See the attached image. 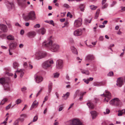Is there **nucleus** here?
Segmentation results:
<instances>
[{
	"instance_id": "obj_1",
	"label": "nucleus",
	"mask_w": 125,
	"mask_h": 125,
	"mask_svg": "<svg viewBox=\"0 0 125 125\" xmlns=\"http://www.w3.org/2000/svg\"><path fill=\"white\" fill-rule=\"evenodd\" d=\"M42 45L43 46L48 48L53 52H56L58 51L60 49V46L58 44L56 43L52 44V42L51 40H49L46 42H44L43 43Z\"/></svg>"
},
{
	"instance_id": "obj_2",
	"label": "nucleus",
	"mask_w": 125,
	"mask_h": 125,
	"mask_svg": "<svg viewBox=\"0 0 125 125\" xmlns=\"http://www.w3.org/2000/svg\"><path fill=\"white\" fill-rule=\"evenodd\" d=\"M36 18L35 12L33 11H30L28 15L25 16L24 17V20L25 21H28L29 20H34Z\"/></svg>"
},
{
	"instance_id": "obj_3",
	"label": "nucleus",
	"mask_w": 125,
	"mask_h": 125,
	"mask_svg": "<svg viewBox=\"0 0 125 125\" xmlns=\"http://www.w3.org/2000/svg\"><path fill=\"white\" fill-rule=\"evenodd\" d=\"M47 55V53L46 52L39 51L37 52L35 54V59L38 60L44 58Z\"/></svg>"
},
{
	"instance_id": "obj_4",
	"label": "nucleus",
	"mask_w": 125,
	"mask_h": 125,
	"mask_svg": "<svg viewBox=\"0 0 125 125\" xmlns=\"http://www.w3.org/2000/svg\"><path fill=\"white\" fill-rule=\"evenodd\" d=\"M54 62L52 60H48L44 62L42 65L43 68L46 69L51 66V65Z\"/></svg>"
},
{
	"instance_id": "obj_5",
	"label": "nucleus",
	"mask_w": 125,
	"mask_h": 125,
	"mask_svg": "<svg viewBox=\"0 0 125 125\" xmlns=\"http://www.w3.org/2000/svg\"><path fill=\"white\" fill-rule=\"evenodd\" d=\"M105 94H103L101 95V96H104L105 97L104 100V102L105 103L107 102L111 98V94L108 91L106 90L105 91Z\"/></svg>"
},
{
	"instance_id": "obj_6",
	"label": "nucleus",
	"mask_w": 125,
	"mask_h": 125,
	"mask_svg": "<svg viewBox=\"0 0 125 125\" xmlns=\"http://www.w3.org/2000/svg\"><path fill=\"white\" fill-rule=\"evenodd\" d=\"M110 104L113 105L118 106L120 103V101L117 98H115L110 102Z\"/></svg>"
},
{
	"instance_id": "obj_7",
	"label": "nucleus",
	"mask_w": 125,
	"mask_h": 125,
	"mask_svg": "<svg viewBox=\"0 0 125 125\" xmlns=\"http://www.w3.org/2000/svg\"><path fill=\"white\" fill-rule=\"evenodd\" d=\"M27 0H17L18 5L21 7L25 8L26 7Z\"/></svg>"
},
{
	"instance_id": "obj_8",
	"label": "nucleus",
	"mask_w": 125,
	"mask_h": 125,
	"mask_svg": "<svg viewBox=\"0 0 125 125\" xmlns=\"http://www.w3.org/2000/svg\"><path fill=\"white\" fill-rule=\"evenodd\" d=\"M82 19L81 18H79L75 21L74 26L75 27H80L82 24Z\"/></svg>"
},
{
	"instance_id": "obj_9",
	"label": "nucleus",
	"mask_w": 125,
	"mask_h": 125,
	"mask_svg": "<svg viewBox=\"0 0 125 125\" xmlns=\"http://www.w3.org/2000/svg\"><path fill=\"white\" fill-rule=\"evenodd\" d=\"M56 68L58 69H61L63 66V61L61 60H57L56 62Z\"/></svg>"
},
{
	"instance_id": "obj_10",
	"label": "nucleus",
	"mask_w": 125,
	"mask_h": 125,
	"mask_svg": "<svg viewBox=\"0 0 125 125\" xmlns=\"http://www.w3.org/2000/svg\"><path fill=\"white\" fill-rule=\"evenodd\" d=\"M94 57L93 55L91 54H88L86 57L85 60L86 61L91 62L94 60Z\"/></svg>"
},
{
	"instance_id": "obj_11",
	"label": "nucleus",
	"mask_w": 125,
	"mask_h": 125,
	"mask_svg": "<svg viewBox=\"0 0 125 125\" xmlns=\"http://www.w3.org/2000/svg\"><path fill=\"white\" fill-rule=\"evenodd\" d=\"M123 79L122 77H119L117 79L116 83V85H117L119 87H121L123 84Z\"/></svg>"
},
{
	"instance_id": "obj_12",
	"label": "nucleus",
	"mask_w": 125,
	"mask_h": 125,
	"mask_svg": "<svg viewBox=\"0 0 125 125\" xmlns=\"http://www.w3.org/2000/svg\"><path fill=\"white\" fill-rule=\"evenodd\" d=\"M82 30L81 29H78L75 31L73 33L74 35L75 36H80L82 35Z\"/></svg>"
},
{
	"instance_id": "obj_13",
	"label": "nucleus",
	"mask_w": 125,
	"mask_h": 125,
	"mask_svg": "<svg viewBox=\"0 0 125 125\" xmlns=\"http://www.w3.org/2000/svg\"><path fill=\"white\" fill-rule=\"evenodd\" d=\"M34 77L36 82L37 83H39L42 82L43 80V78L42 77L38 75L37 74L35 75Z\"/></svg>"
},
{
	"instance_id": "obj_14",
	"label": "nucleus",
	"mask_w": 125,
	"mask_h": 125,
	"mask_svg": "<svg viewBox=\"0 0 125 125\" xmlns=\"http://www.w3.org/2000/svg\"><path fill=\"white\" fill-rule=\"evenodd\" d=\"M0 29L4 32H7L8 30L7 26L3 24H0Z\"/></svg>"
},
{
	"instance_id": "obj_15",
	"label": "nucleus",
	"mask_w": 125,
	"mask_h": 125,
	"mask_svg": "<svg viewBox=\"0 0 125 125\" xmlns=\"http://www.w3.org/2000/svg\"><path fill=\"white\" fill-rule=\"evenodd\" d=\"M38 102H37L36 100H35L33 103L32 105H31L30 107V109L31 110L34 108L37 107L38 106Z\"/></svg>"
},
{
	"instance_id": "obj_16",
	"label": "nucleus",
	"mask_w": 125,
	"mask_h": 125,
	"mask_svg": "<svg viewBox=\"0 0 125 125\" xmlns=\"http://www.w3.org/2000/svg\"><path fill=\"white\" fill-rule=\"evenodd\" d=\"M105 83L102 82H94L93 83V85L95 86L99 87L103 85Z\"/></svg>"
},
{
	"instance_id": "obj_17",
	"label": "nucleus",
	"mask_w": 125,
	"mask_h": 125,
	"mask_svg": "<svg viewBox=\"0 0 125 125\" xmlns=\"http://www.w3.org/2000/svg\"><path fill=\"white\" fill-rule=\"evenodd\" d=\"M107 0H102L101 2V4L103 5L102 8L103 9L106 8L108 6L107 3H105Z\"/></svg>"
},
{
	"instance_id": "obj_18",
	"label": "nucleus",
	"mask_w": 125,
	"mask_h": 125,
	"mask_svg": "<svg viewBox=\"0 0 125 125\" xmlns=\"http://www.w3.org/2000/svg\"><path fill=\"white\" fill-rule=\"evenodd\" d=\"M27 34L29 37L32 38L34 37L36 35V33L34 31H31L29 32Z\"/></svg>"
},
{
	"instance_id": "obj_19",
	"label": "nucleus",
	"mask_w": 125,
	"mask_h": 125,
	"mask_svg": "<svg viewBox=\"0 0 125 125\" xmlns=\"http://www.w3.org/2000/svg\"><path fill=\"white\" fill-rule=\"evenodd\" d=\"M8 4L7 5V6L8 9L10 10L12 9L13 7H14V4L12 2H9L7 1Z\"/></svg>"
},
{
	"instance_id": "obj_20",
	"label": "nucleus",
	"mask_w": 125,
	"mask_h": 125,
	"mask_svg": "<svg viewBox=\"0 0 125 125\" xmlns=\"http://www.w3.org/2000/svg\"><path fill=\"white\" fill-rule=\"evenodd\" d=\"M10 49L13 50L15 49L16 46V43H12L9 45Z\"/></svg>"
},
{
	"instance_id": "obj_21",
	"label": "nucleus",
	"mask_w": 125,
	"mask_h": 125,
	"mask_svg": "<svg viewBox=\"0 0 125 125\" xmlns=\"http://www.w3.org/2000/svg\"><path fill=\"white\" fill-rule=\"evenodd\" d=\"M38 31L39 33L44 35L46 31L45 28H42L39 29Z\"/></svg>"
},
{
	"instance_id": "obj_22",
	"label": "nucleus",
	"mask_w": 125,
	"mask_h": 125,
	"mask_svg": "<svg viewBox=\"0 0 125 125\" xmlns=\"http://www.w3.org/2000/svg\"><path fill=\"white\" fill-rule=\"evenodd\" d=\"M71 50L72 52L74 53L77 54L78 52L76 48L74 46H71Z\"/></svg>"
},
{
	"instance_id": "obj_23",
	"label": "nucleus",
	"mask_w": 125,
	"mask_h": 125,
	"mask_svg": "<svg viewBox=\"0 0 125 125\" xmlns=\"http://www.w3.org/2000/svg\"><path fill=\"white\" fill-rule=\"evenodd\" d=\"M27 117L26 115L25 114H23L20 115V118H19V120L21 121H23L24 118Z\"/></svg>"
},
{
	"instance_id": "obj_24",
	"label": "nucleus",
	"mask_w": 125,
	"mask_h": 125,
	"mask_svg": "<svg viewBox=\"0 0 125 125\" xmlns=\"http://www.w3.org/2000/svg\"><path fill=\"white\" fill-rule=\"evenodd\" d=\"M118 114V116H121L122 115V114H125V109H123L122 110H119Z\"/></svg>"
},
{
	"instance_id": "obj_25",
	"label": "nucleus",
	"mask_w": 125,
	"mask_h": 125,
	"mask_svg": "<svg viewBox=\"0 0 125 125\" xmlns=\"http://www.w3.org/2000/svg\"><path fill=\"white\" fill-rule=\"evenodd\" d=\"M87 104L90 109H93L94 108V105L92 103L90 102L87 103Z\"/></svg>"
},
{
	"instance_id": "obj_26",
	"label": "nucleus",
	"mask_w": 125,
	"mask_h": 125,
	"mask_svg": "<svg viewBox=\"0 0 125 125\" xmlns=\"http://www.w3.org/2000/svg\"><path fill=\"white\" fill-rule=\"evenodd\" d=\"M90 113L91 114L93 119L95 118L97 115L96 112L95 111H91Z\"/></svg>"
},
{
	"instance_id": "obj_27",
	"label": "nucleus",
	"mask_w": 125,
	"mask_h": 125,
	"mask_svg": "<svg viewBox=\"0 0 125 125\" xmlns=\"http://www.w3.org/2000/svg\"><path fill=\"white\" fill-rule=\"evenodd\" d=\"M19 66L18 63L16 61L13 62V67L14 68H17Z\"/></svg>"
},
{
	"instance_id": "obj_28",
	"label": "nucleus",
	"mask_w": 125,
	"mask_h": 125,
	"mask_svg": "<svg viewBox=\"0 0 125 125\" xmlns=\"http://www.w3.org/2000/svg\"><path fill=\"white\" fill-rule=\"evenodd\" d=\"M52 86V83L50 82L48 85V92L49 93H50L51 91Z\"/></svg>"
},
{
	"instance_id": "obj_29",
	"label": "nucleus",
	"mask_w": 125,
	"mask_h": 125,
	"mask_svg": "<svg viewBox=\"0 0 125 125\" xmlns=\"http://www.w3.org/2000/svg\"><path fill=\"white\" fill-rule=\"evenodd\" d=\"M16 72H18L19 73V74L20 75V77H22L24 73L22 72V70L21 69H20V70H17Z\"/></svg>"
},
{
	"instance_id": "obj_30",
	"label": "nucleus",
	"mask_w": 125,
	"mask_h": 125,
	"mask_svg": "<svg viewBox=\"0 0 125 125\" xmlns=\"http://www.w3.org/2000/svg\"><path fill=\"white\" fill-rule=\"evenodd\" d=\"M4 86L5 90L6 91H9L10 90V87L8 84H5Z\"/></svg>"
},
{
	"instance_id": "obj_31",
	"label": "nucleus",
	"mask_w": 125,
	"mask_h": 125,
	"mask_svg": "<svg viewBox=\"0 0 125 125\" xmlns=\"http://www.w3.org/2000/svg\"><path fill=\"white\" fill-rule=\"evenodd\" d=\"M7 38L8 40H13L14 38V37L11 35H10L7 36Z\"/></svg>"
},
{
	"instance_id": "obj_32",
	"label": "nucleus",
	"mask_w": 125,
	"mask_h": 125,
	"mask_svg": "<svg viewBox=\"0 0 125 125\" xmlns=\"http://www.w3.org/2000/svg\"><path fill=\"white\" fill-rule=\"evenodd\" d=\"M81 71L82 73L85 74L86 75H88L90 73L89 72L88 70H83L81 69Z\"/></svg>"
},
{
	"instance_id": "obj_33",
	"label": "nucleus",
	"mask_w": 125,
	"mask_h": 125,
	"mask_svg": "<svg viewBox=\"0 0 125 125\" xmlns=\"http://www.w3.org/2000/svg\"><path fill=\"white\" fill-rule=\"evenodd\" d=\"M85 6L83 4H81L79 5V8L81 11H83L84 10Z\"/></svg>"
},
{
	"instance_id": "obj_34",
	"label": "nucleus",
	"mask_w": 125,
	"mask_h": 125,
	"mask_svg": "<svg viewBox=\"0 0 125 125\" xmlns=\"http://www.w3.org/2000/svg\"><path fill=\"white\" fill-rule=\"evenodd\" d=\"M5 79L4 78H2L0 79V83L3 84H5Z\"/></svg>"
},
{
	"instance_id": "obj_35",
	"label": "nucleus",
	"mask_w": 125,
	"mask_h": 125,
	"mask_svg": "<svg viewBox=\"0 0 125 125\" xmlns=\"http://www.w3.org/2000/svg\"><path fill=\"white\" fill-rule=\"evenodd\" d=\"M70 94V93L68 92H67L65 94H63V95L62 96L63 97H65V96H66V97L64 98V99L65 100H66L69 96Z\"/></svg>"
},
{
	"instance_id": "obj_36",
	"label": "nucleus",
	"mask_w": 125,
	"mask_h": 125,
	"mask_svg": "<svg viewBox=\"0 0 125 125\" xmlns=\"http://www.w3.org/2000/svg\"><path fill=\"white\" fill-rule=\"evenodd\" d=\"M8 100V99L6 98H4L2 100L0 103V104L3 105Z\"/></svg>"
},
{
	"instance_id": "obj_37",
	"label": "nucleus",
	"mask_w": 125,
	"mask_h": 125,
	"mask_svg": "<svg viewBox=\"0 0 125 125\" xmlns=\"http://www.w3.org/2000/svg\"><path fill=\"white\" fill-rule=\"evenodd\" d=\"M79 91L80 90H77L76 91L73 96L74 99H75L76 98L78 94L79 93Z\"/></svg>"
},
{
	"instance_id": "obj_38",
	"label": "nucleus",
	"mask_w": 125,
	"mask_h": 125,
	"mask_svg": "<svg viewBox=\"0 0 125 125\" xmlns=\"http://www.w3.org/2000/svg\"><path fill=\"white\" fill-rule=\"evenodd\" d=\"M91 19L90 20H89L86 19H85L84 20V23L86 24L88 23H90L91 22Z\"/></svg>"
},
{
	"instance_id": "obj_39",
	"label": "nucleus",
	"mask_w": 125,
	"mask_h": 125,
	"mask_svg": "<svg viewBox=\"0 0 125 125\" xmlns=\"http://www.w3.org/2000/svg\"><path fill=\"white\" fill-rule=\"evenodd\" d=\"M90 8L91 10H94L96 9L97 7L95 6L92 5L90 6Z\"/></svg>"
},
{
	"instance_id": "obj_40",
	"label": "nucleus",
	"mask_w": 125,
	"mask_h": 125,
	"mask_svg": "<svg viewBox=\"0 0 125 125\" xmlns=\"http://www.w3.org/2000/svg\"><path fill=\"white\" fill-rule=\"evenodd\" d=\"M21 100L20 99H17L15 101V103L18 104L21 103Z\"/></svg>"
},
{
	"instance_id": "obj_41",
	"label": "nucleus",
	"mask_w": 125,
	"mask_h": 125,
	"mask_svg": "<svg viewBox=\"0 0 125 125\" xmlns=\"http://www.w3.org/2000/svg\"><path fill=\"white\" fill-rule=\"evenodd\" d=\"M38 116L37 115H36L35 116L33 119V122H35L38 119Z\"/></svg>"
},
{
	"instance_id": "obj_42",
	"label": "nucleus",
	"mask_w": 125,
	"mask_h": 125,
	"mask_svg": "<svg viewBox=\"0 0 125 125\" xmlns=\"http://www.w3.org/2000/svg\"><path fill=\"white\" fill-rule=\"evenodd\" d=\"M53 74L55 78H58L59 75V74L58 73H54Z\"/></svg>"
},
{
	"instance_id": "obj_43",
	"label": "nucleus",
	"mask_w": 125,
	"mask_h": 125,
	"mask_svg": "<svg viewBox=\"0 0 125 125\" xmlns=\"http://www.w3.org/2000/svg\"><path fill=\"white\" fill-rule=\"evenodd\" d=\"M117 3L116 1H113V2L112 4L110 5V7H113Z\"/></svg>"
},
{
	"instance_id": "obj_44",
	"label": "nucleus",
	"mask_w": 125,
	"mask_h": 125,
	"mask_svg": "<svg viewBox=\"0 0 125 125\" xmlns=\"http://www.w3.org/2000/svg\"><path fill=\"white\" fill-rule=\"evenodd\" d=\"M113 72H110L108 73L107 75L108 76H112L113 75Z\"/></svg>"
},
{
	"instance_id": "obj_45",
	"label": "nucleus",
	"mask_w": 125,
	"mask_h": 125,
	"mask_svg": "<svg viewBox=\"0 0 125 125\" xmlns=\"http://www.w3.org/2000/svg\"><path fill=\"white\" fill-rule=\"evenodd\" d=\"M19 121L18 120H16L13 123V125H19Z\"/></svg>"
},
{
	"instance_id": "obj_46",
	"label": "nucleus",
	"mask_w": 125,
	"mask_h": 125,
	"mask_svg": "<svg viewBox=\"0 0 125 125\" xmlns=\"http://www.w3.org/2000/svg\"><path fill=\"white\" fill-rule=\"evenodd\" d=\"M110 112V110L108 109H106V112H104V114L105 115L106 114H108Z\"/></svg>"
},
{
	"instance_id": "obj_47",
	"label": "nucleus",
	"mask_w": 125,
	"mask_h": 125,
	"mask_svg": "<svg viewBox=\"0 0 125 125\" xmlns=\"http://www.w3.org/2000/svg\"><path fill=\"white\" fill-rule=\"evenodd\" d=\"M11 106V104H10L9 105L7 106L6 107V110H7L9 109L10 107Z\"/></svg>"
},
{
	"instance_id": "obj_48",
	"label": "nucleus",
	"mask_w": 125,
	"mask_h": 125,
	"mask_svg": "<svg viewBox=\"0 0 125 125\" xmlns=\"http://www.w3.org/2000/svg\"><path fill=\"white\" fill-rule=\"evenodd\" d=\"M21 90L23 92H24L27 89V88L25 87H23L21 88Z\"/></svg>"
},
{
	"instance_id": "obj_49",
	"label": "nucleus",
	"mask_w": 125,
	"mask_h": 125,
	"mask_svg": "<svg viewBox=\"0 0 125 125\" xmlns=\"http://www.w3.org/2000/svg\"><path fill=\"white\" fill-rule=\"evenodd\" d=\"M67 17L69 16V17L71 18H72L73 17L72 15L71 14V13L69 12H68L67 14Z\"/></svg>"
},
{
	"instance_id": "obj_50",
	"label": "nucleus",
	"mask_w": 125,
	"mask_h": 125,
	"mask_svg": "<svg viewBox=\"0 0 125 125\" xmlns=\"http://www.w3.org/2000/svg\"><path fill=\"white\" fill-rule=\"evenodd\" d=\"M64 7L67 8H70V6L66 4H64Z\"/></svg>"
},
{
	"instance_id": "obj_51",
	"label": "nucleus",
	"mask_w": 125,
	"mask_h": 125,
	"mask_svg": "<svg viewBox=\"0 0 125 125\" xmlns=\"http://www.w3.org/2000/svg\"><path fill=\"white\" fill-rule=\"evenodd\" d=\"M83 80L84 81V82L86 83V84H88L89 83V81L88 80V79H83Z\"/></svg>"
},
{
	"instance_id": "obj_52",
	"label": "nucleus",
	"mask_w": 125,
	"mask_h": 125,
	"mask_svg": "<svg viewBox=\"0 0 125 125\" xmlns=\"http://www.w3.org/2000/svg\"><path fill=\"white\" fill-rule=\"evenodd\" d=\"M6 73L7 75L9 76H12L13 75V74L12 73Z\"/></svg>"
},
{
	"instance_id": "obj_53",
	"label": "nucleus",
	"mask_w": 125,
	"mask_h": 125,
	"mask_svg": "<svg viewBox=\"0 0 125 125\" xmlns=\"http://www.w3.org/2000/svg\"><path fill=\"white\" fill-rule=\"evenodd\" d=\"M40 27V25L39 24H37L34 26V27L35 28H39Z\"/></svg>"
},
{
	"instance_id": "obj_54",
	"label": "nucleus",
	"mask_w": 125,
	"mask_h": 125,
	"mask_svg": "<svg viewBox=\"0 0 125 125\" xmlns=\"http://www.w3.org/2000/svg\"><path fill=\"white\" fill-rule=\"evenodd\" d=\"M24 33V31L23 30H22L21 31L20 34L21 35H23Z\"/></svg>"
},
{
	"instance_id": "obj_55",
	"label": "nucleus",
	"mask_w": 125,
	"mask_h": 125,
	"mask_svg": "<svg viewBox=\"0 0 125 125\" xmlns=\"http://www.w3.org/2000/svg\"><path fill=\"white\" fill-rule=\"evenodd\" d=\"M50 24H51L53 25L54 26V23L53 21L52 20H51L49 22V23Z\"/></svg>"
},
{
	"instance_id": "obj_56",
	"label": "nucleus",
	"mask_w": 125,
	"mask_h": 125,
	"mask_svg": "<svg viewBox=\"0 0 125 125\" xmlns=\"http://www.w3.org/2000/svg\"><path fill=\"white\" fill-rule=\"evenodd\" d=\"M69 41L71 43H73V39L72 38H70L69 39Z\"/></svg>"
},
{
	"instance_id": "obj_57",
	"label": "nucleus",
	"mask_w": 125,
	"mask_h": 125,
	"mask_svg": "<svg viewBox=\"0 0 125 125\" xmlns=\"http://www.w3.org/2000/svg\"><path fill=\"white\" fill-rule=\"evenodd\" d=\"M24 46V45L22 44H21L19 45V47L20 48H22Z\"/></svg>"
},
{
	"instance_id": "obj_58",
	"label": "nucleus",
	"mask_w": 125,
	"mask_h": 125,
	"mask_svg": "<svg viewBox=\"0 0 125 125\" xmlns=\"http://www.w3.org/2000/svg\"><path fill=\"white\" fill-rule=\"evenodd\" d=\"M89 81H92L93 79V78L92 77H90L88 79Z\"/></svg>"
},
{
	"instance_id": "obj_59",
	"label": "nucleus",
	"mask_w": 125,
	"mask_h": 125,
	"mask_svg": "<svg viewBox=\"0 0 125 125\" xmlns=\"http://www.w3.org/2000/svg\"><path fill=\"white\" fill-rule=\"evenodd\" d=\"M25 68H26L27 67V63L26 62H25L23 64Z\"/></svg>"
},
{
	"instance_id": "obj_60",
	"label": "nucleus",
	"mask_w": 125,
	"mask_h": 125,
	"mask_svg": "<svg viewBox=\"0 0 125 125\" xmlns=\"http://www.w3.org/2000/svg\"><path fill=\"white\" fill-rule=\"evenodd\" d=\"M99 14H98L97 13H96L94 17L95 18V19H97L98 17Z\"/></svg>"
},
{
	"instance_id": "obj_61",
	"label": "nucleus",
	"mask_w": 125,
	"mask_h": 125,
	"mask_svg": "<svg viewBox=\"0 0 125 125\" xmlns=\"http://www.w3.org/2000/svg\"><path fill=\"white\" fill-rule=\"evenodd\" d=\"M65 20V18H62L60 20V21L61 22H62L64 21Z\"/></svg>"
},
{
	"instance_id": "obj_62",
	"label": "nucleus",
	"mask_w": 125,
	"mask_h": 125,
	"mask_svg": "<svg viewBox=\"0 0 125 125\" xmlns=\"http://www.w3.org/2000/svg\"><path fill=\"white\" fill-rule=\"evenodd\" d=\"M73 104H74V103H72V104H71L70 107H69V108L68 109V110H69L70 108H72L73 106Z\"/></svg>"
},
{
	"instance_id": "obj_63",
	"label": "nucleus",
	"mask_w": 125,
	"mask_h": 125,
	"mask_svg": "<svg viewBox=\"0 0 125 125\" xmlns=\"http://www.w3.org/2000/svg\"><path fill=\"white\" fill-rule=\"evenodd\" d=\"M99 39L100 41H103V37L102 36H101L100 37Z\"/></svg>"
},
{
	"instance_id": "obj_64",
	"label": "nucleus",
	"mask_w": 125,
	"mask_h": 125,
	"mask_svg": "<svg viewBox=\"0 0 125 125\" xmlns=\"http://www.w3.org/2000/svg\"><path fill=\"white\" fill-rule=\"evenodd\" d=\"M121 9L123 11H125V7H121Z\"/></svg>"
}]
</instances>
